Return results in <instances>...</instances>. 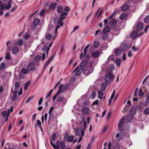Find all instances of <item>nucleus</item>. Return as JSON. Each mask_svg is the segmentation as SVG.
<instances>
[{"mask_svg": "<svg viewBox=\"0 0 149 149\" xmlns=\"http://www.w3.org/2000/svg\"><path fill=\"white\" fill-rule=\"evenodd\" d=\"M99 44V42L98 41H95L93 44V46L95 48H97L98 47Z\"/></svg>", "mask_w": 149, "mask_h": 149, "instance_id": "nucleus-40", "label": "nucleus"}, {"mask_svg": "<svg viewBox=\"0 0 149 149\" xmlns=\"http://www.w3.org/2000/svg\"><path fill=\"white\" fill-rule=\"evenodd\" d=\"M54 109V107H51V108H50V109H49V118L50 119L51 118V115L52 114L51 113L52 111H53Z\"/></svg>", "mask_w": 149, "mask_h": 149, "instance_id": "nucleus-35", "label": "nucleus"}, {"mask_svg": "<svg viewBox=\"0 0 149 149\" xmlns=\"http://www.w3.org/2000/svg\"><path fill=\"white\" fill-rule=\"evenodd\" d=\"M19 85H20L19 83L18 82H17L15 83V88L17 90L18 89L19 86Z\"/></svg>", "mask_w": 149, "mask_h": 149, "instance_id": "nucleus-55", "label": "nucleus"}, {"mask_svg": "<svg viewBox=\"0 0 149 149\" xmlns=\"http://www.w3.org/2000/svg\"><path fill=\"white\" fill-rule=\"evenodd\" d=\"M64 97L63 95H59L57 98V101L58 102H61L64 99Z\"/></svg>", "mask_w": 149, "mask_h": 149, "instance_id": "nucleus-30", "label": "nucleus"}, {"mask_svg": "<svg viewBox=\"0 0 149 149\" xmlns=\"http://www.w3.org/2000/svg\"><path fill=\"white\" fill-rule=\"evenodd\" d=\"M120 47L122 48L123 50H124L127 49V46L126 44L124 43Z\"/></svg>", "mask_w": 149, "mask_h": 149, "instance_id": "nucleus-46", "label": "nucleus"}, {"mask_svg": "<svg viewBox=\"0 0 149 149\" xmlns=\"http://www.w3.org/2000/svg\"><path fill=\"white\" fill-rule=\"evenodd\" d=\"M17 91H15L13 92V95L12 98L13 101H14L17 99Z\"/></svg>", "mask_w": 149, "mask_h": 149, "instance_id": "nucleus-18", "label": "nucleus"}, {"mask_svg": "<svg viewBox=\"0 0 149 149\" xmlns=\"http://www.w3.org/2000/svg\"><path fill=\"white\" fill-rule=\"evenodd\" d=\"M21 72L24 74H26L28 72L27 70L25 69H22L21 70Z\"/></svg>", "mask_w": 149, "mask_h": 149, "instance_id": "nucleus-58", "label": "nucleus"}, {"mask_svg": "<svg viewBox=\"0 0 149 149\" xmlns=\"http://www.w3.org/2000/svg\"><path fill=\"white\" fill-rule=\"evenodd\" d=\"M138 33L139 31L136 30L135 31H133L131 33V36L133 39H136L137 37H138L137 34Z\"/></svg>", "mask_w": 149, "mask_h": 149, "instance_id": "nucleus-14", "label": "nucleus"}, {"mask_svg": "<svg viewBox=\"0 0 149 149\" xmlns=\"http://www.w3.org/2000/svg\"><path fill=\"white\" fill-rule=\"evenodd\" d=\"M107 60L108 61H110L111 60L113 61L114 60L113 55L112 54L110 55L108 58Z\"/></svg>", "mask_w": 149, "mask_h": 149, "instance_id": "nucleus-51", "label": "nucleus"}, {"mask_svg": "<svg viewBox=\"0 0 149 149\" xmlns=\"http://www.w3.org/2000/svg\"><path fill=\"white\" fill-rule=\"evenodd\" d=\"M52 37V35L50 34L47 33L45 36V37L46 39L48 40L50 39Z\"/></svg>", "mask_w": 149, "mask_h": 149, "instance_id": "nucleus-50", "label": "nucleus"}, {"mask_svg": "<svg viewBox=\"0 0 149 149\" xmlns=\"http://www.w3.org/2000/svg\"><path fill=\"white\" fill-rule=\"evenodd\" d=\"M12 2V0H8L7 1V4L3 5V2L0 0V8L1 10L6 9L9 10L11 7V4Z\"/></svg>", "mask_w": 149, "mask_h": 149, "instance_id": "nucleus-2", "label": "nucleus"}, {"mask_svg": "<svg viewBox=\"0 0 149 149\" xmlns=\"http://www.w3.org/2000/svg\"><path fill=\"white\" fill-rule=\"evenodd\" d=\"M114 77V75L112 72H110L105 75V80L106 81L109 82L113 79Z\"/></svg>", "mask_w": 149, "mask_h": 149, "instance_id": "nucleus-3", "label": "nucleus"}, {"mask_svg": "<svg viewBox=\"0 0 149 149\" xmlns=\"http://www.w3.org/2000/svg\"><path fill=\"white\" fill-rule=\"evenodd\" d=\"M130 122H119L118 124V130L121 132L123 134H127V131L129 130V126L127 125L124 127V124H127Z\"/></svg>", "mask_w": 149, "mask_h": 149, "instance_id": "nucleus-1", "label": "nucleus"}, {"mask_svg": "<svg viewBox=\"0 0 149 149\" xmlns=\"http://www.w3.org/2000/svg\"><path fill=\"white\" fill-rule=\"evenodd\" d=\"M41 58L42 57L41 56L38 55L34 57V59L35 61L37 62L40 60Z\"/></svg>", "mask_w": 149, "mask_h": 149, "instance_id": "nucleus-29", "label": "nucleus"}, {"mask_svg": "<svg viewBox=\"0 0 149 149\" xmlns=\"http://www.w3.org/2000/svg\"><path fill=\"white\" fill-rule=\"evenodd\" d=\"M17 42L19 46H22L23 44V40L22 39H20L19 41L16 40L14 43L15 45H17Z\"/></svg>", "mask_w": 149, "mask_h": 149, "instance_id": "nucleus-22", "label": "nucleus"}, {"mask_svg": "<svg viewBox=\"0 0 149 149\" xmlns=\"http://www.w3.org/2000/svg\"><path fill=\"white\" fill-rule=\"evenodd\" d=\"M116 21L113 19H112L110 22V25L112 28H115L117 25Z\"/></svg>", "mask_w": 149, "mask_h": 149, "instance_id": "nucleus-11", "label": "nucleus"}, {"mask_svg": "<svg viewBox=\"0 0 149 149\" xmlns=\"http://www.w3.org/2000/svg\"><path fill=\"white\" fill-rule=\"evenodd\" d=\"M120 145L119 144L116 143L113 146V149H120Z\"/></svg>", "mask_w": 149, "mask_h": 149, "instance_id": "nucleus-38", "label": "nucleus"}, {"mask_svg": "<svg viewBox=\"0 0 149 149\" xmlns=\"http://www.w3.org/2000/svg\"><path fill=\"white\" fill-rule=\"evenodd\" d=\"M144 113L147 115H149V108H146L144 110Z\"/></svg>", "mask_w": 149, "mask_h": 149, "instance_id": "nucleus-44", "label": "nucleus"}, {"mask_svg": "<svg viewBox=\"0 0 149 149\" xmlns=\"http://www.w3.org/2000/svg\"><path fill=\"white\" fill-rule=\"evenodd\" d=\"M74 137V136L73 135H71L68 137V138L67 141L70 142H72L73 141Z\"/></svg>", "mask_w": 149, "mask_h": 149, "instance_id": "nucleus-34", "label": "nucleus"}, {"mask_svg": "<svg viewBox=\"0 0 149 149\" xmlns=\"http://www.w3.org/2000/svg\"><path fill=\"white\" fill-rule=\"evenodd\" d=\"M107 85V83H102L101 86V89L102 90L104 91L105 90Z\"/></svg>", "mask_w": 149, "mask_h": 149, "instance_id": "nucleus-31", "label": "nucleus"}, {"mask_svg": "<svg viewBox=\"0 0 149 149\" xmlns=\"http://www.w3.org/2000/svg\"><path fill=\"white\" fill-rule=\"evenodd\" d=\"M74 132L75 134L78 136H80L81 135V132L79 131V129L78 128L75 129L74 130Z\"/></svg>", "mask_w": 149, "mask_h": 149, "instance_id": "nucleus-27", "label": "nucleus"}, {"mask_svg": "<svg viewBox=\"0 0 149 149\" xmlns=\"http://www.w3.org/2000/svg\"><path fill=\"white\" fill-rule=\"evenodd\" d=\"M60 147L61 149H64L65 147V143L63 141H61L60 144Z\"/></svg>", "mask_w": 149, "mask_h": 149, "instance_id": "nucleus-33", "label": "nucleus"}, {"mask_svg": "<svg viewBox=\"0 0 149 149\" xmlns=\"http://www.w3.org/2000/svg\"><path fill=\"white\" fill-rule=\"evenodd\" d=\"M119 33V30L117 29H115L113 32V34L114 35H117Z\"/></svg>", "mask_w": 149, "mask_h": 149, "instance_id": "nucleus-52", "label": "nucleus"}, {"mask_svg": "<svg viewBox=\"0 0 149 149\" xmlns=\"http://www.w3.org/2000/svg\"><path fill=\"white\" fill-rule=\"evenodd\" d=\"M18 48L17 47H14L12 49V52L13 54H15L18 52Z\"/></svg>", "mask_w": 149, "mask_h": 149, "instance_id": "nucleus-23", "label": "nucleus"}, {"mask_svg": "<svg viewBox=\"0 0 149 149\" xmlns=\"http://www.w3.org/2000/svg\"><path fill=\"white\" fill-rule=\"evenodd\" d=\"M68 13L67 12H63L60 16L59 20L60 21L62 20L65 18V16L68 15Z\"/></svg>", "mask_w": 149, "mask_h": 149, "instance_id": "nucleus-9", "label": "nucleus"}, {"mask_svg": "<svg viewBox=\"0 0 149 149\" xmlns=\"http://www.w3.org/2000/svg\"><path fill=\"white\" fill-rule=\"evenodd\" d=\"M89 109L87 107L83 108L81 110L83 115H87L88 113Z\"/></svg>", "mask_w": 149, "mask_h": 149, "instance_id": "nucleus-12", "label": "nucleus"}, {"mask_svg": "<svg viewBox=\"0 0 149 149\" xmlns=\"http://www.w3.org/2000/svg\"><path fill=\"white\" fill-rule=\"evenodd\" d=\"M83 68L80 66H77L73 71V72H75V75L77 76L79 75L83 72Z\"/></svg>", "mask_w": 149, "mask_h": 149, "instance_id": "nucleus-5", "label": "nucleus"}, {"mask_svg": "<svg viewBox=\"0 0 149 149\" xmlns=\"http://www.w3.org/2000/svg\"><path fill=\"white\" fill-rule=\"evenodd\" d=\"M126 14L125 13H122L119 17V18L121 20L124 19L126 17Z\"/></svg>", "mask_w": 149, "mask_h": 149, "instance_id": "nucleus-26", "label": "nucleus"}, {"mask_svg": "<svg viewBox=\"0 0 149 149\" xmlns=\"http://www.w3.org/2000/svg\"><path fill=\"white\" fill-rule=\"evenodd\" d=\"M129 6L127 4L123 5L121 7V10L123 11H125L128 10L129 8Z\"/></svg>", "mask_w": 149, "mask_h": 149, "instance_id": "nucleus-15", "label": "nucleus"}, {"mask_svg": "<svg viewBox=\"0 0 149 149\" xmlns=\"http://www.w3.org/2000/svg\"><path fill=\"white\" fill-rule=\"evenodd\" d=\"M40 22V19L38 18H36L34 19L33 23L34 25H36L38 24Z\"/></svg>", "mask_w": 149, "mask_h": 149, "instance_id": "nucleus-19", "label": "nucleus"}, {"mask_svg": "<svg viewBox=\"0 0 149 149\" xmlns=\"http://www.w3.org/2000/svg\"><path fill=\"white\" fill-rule=\"evenodd\" d=\"M103 96V93L101 91H99L98 92V98L101 100Z\"/></svg>", "mask_w": 149, "mask_h": 149, "instance_id": "nucleus-24", "label": "nucleus"}, {"mask_svg": "<svg viewBox=\"0 0 149 149\" xmlns=\"http://www.w3.org/2000/svg\"><path fill=\"white\" fill-rule=\"evenodd\" d=\"M134 27L136 29V30L139 31L142 29L143 27V24L141 22H138L135 24Z\"/></svg>", "mask_w": 149, "mask_h": 149, "instance_id": "nucleus-6", "label": "nucleus"}, {"mask_svg": "<svg viewBox=\"0 0 149 149\" xmlns=\"http://www.w3.org/2000/svg\"><path fill=\"white\" fill-rule=\"evenodd\" d=\"M138 95L140 97H141L143 95V93L141 89H140L139 90Z\"/></svg>", "mask_w": 149, "mask_h": 149, "instance_id": "nucleus-56", "label": "nucleus"}, {"mask_svg": "<svg viewBox=\"0 0 149 149\" xmlns=\"http://www.w3.org/2000/svg\"><path fill=\"white\" fill-rule=\"evenodd\" d=\"M43 97L41 98L40 99V100H39V101H38V105H41L42 104V100H43Z\"/></svg>", "mask_w": 149, "mask_h": 149, "instance_id": "nucleus-63", "label": "nucleus"}, {"mask_svg": "<svg viewBox=\"0 0 149 149\" xmlns=\"http://www.w3.org/2000/svg\"><path fill=\"white\" fill-rule=\"evenodd\" d=\"M50 144L53 147L54 149H59L60 148V145L61 141L59 140H57L56 142V146L53 143V142L51 139L50 140Z\"/></svg>", "mask_w": 149, "mask_h": 149, "instance_id": "nucleus-4", "label": "nucleus"}, {"mask_svg": "<svg viewBox=\"0 0 149 149\" xmlns=\"http://www.w3.org/2000/svg\"><path fill=\"white\" fill-rule=\"evenodd\" d=\"M56 3H55L51 4L49 7V9L51 10H54L56 6Z\"/></svg>", "mask_w": 149, "mask_h": 149, "instance_id": "nucleus-32", "label": "nucleus"}, {"mask_svg": "<svg viewBox=\"0 0 149 149\" xmlns=\"http://www.w3.org/2000/svg\"><path fill=\"white\" fill-rule=\"evenodd\" d=\"M46 12V10L45 9L42 10L40 13V15L41 16H43Z\"/></svg>", "mask_w": 149, "mask_h": 149, "instance_id": "nucleus-53", "label": "nucleus"}, {"mask_svg": "<svg viewBox=\"0 0 149 149\" xmlns=\"http://www.w3.org/2000/svg\"><path fill=\"white\" fill-rule=\"evenodd\" d=\"M33 98V97H29L26 101V103H28Z\"/></svg>", "mask_w": 149, "mask_h": 149, "instance_id": "nucleus-61", "label": "nucleus"}, {"mask_svg": "<svg viewBox=\"0 0 149 149\" xmlns=\"http://www.w3.org/2000/svg\"><path fill=\"white\" fill-rule=\"evenodd\" d=\"M79 28V27L77 26H75L73 29L72 31L71 32V33L75 31L76 30H77Z\"/></svg>", "mask_w": 149, "mask_h": 149, "instance_id": "nucleus-59", "label": "nucleus"}, {"mask_svg": "<svg viewBox=\"0 0 149 149\" xmlns=\"http://www.w3.org/2000/svg\"><path fill=\"white\" fill-rule=\"evenodd\" d=\"M70 10V8L68 6H65L64 10L65 11V12H68Z\"/></svg>", "mask_w": 149, "mask_h": 149, "instance_id": "nucleus-60", "label": "nucleus"}, {"mask_svg": "<svg viewBox=\"0 0 149 149\" xmlns=\"http://www.w3.org/2000/svg\"><path fill=\"white\" fill-rule=\"evenodd\" d=\"M110 27L108 26H107L104 28L103 30V32L104 33H108L110 32Z\"/></svg>", "mask_w": 149, "mask_h": 149, "instance_id": "nucleus-21", "label": "nucleus"}, {"mask_svg": "<svg viewBox=\"0 0 149 149\" xmlns=\"http://www.w3.org/2000/svg\"><path fill=\"white\" fill-rule=\"evenodd\" d=\"M108 126H107L104 128L102 132V133H103L107 130Z\"/></svg>", "mask_w": 149, "mask_h": 149, "instance_id": "nucleus-64", "label": "nucleus"}, {"mask_svg": "<svg viewBox=\"0 0 149 149\" xmlns=\"http://www.w3.org/2000/svg\"><path fill=\"white\" fill-rule=\"evenodd\" d=\"M52 140H51L55 141L56 139V134L55 133H53L51 136Z\"/></svg>", "mask_w": 149, "mask_h": 149, "instance_id": "nucleus-28", "label": "nucleus"}, {"mask_svg": "<svg viewBox=\"0 0 149 149\" xmlns=\"http://www.w3.org/2000/svg\"><path fill=\"white\" fill-rule=\"evenodd\" d=\"M69 136L68 135V132H65V134H64V141L65 142L68 139V138Z\"/></svg>", "mask_w": 149, "mask_h": 149, "instance_id": "nucleus-37", "label": "nucleus"}, {"mask_svg": "<svg viewBox=\"0 0 149 149\" xmlns=\"http://www.w3.org/2000/svg\"><path fill=\"white\" fill-rule=\"evenodd\" d=\"M136 108L134 107H132L130 110V114L132 115H135L136 113Z\"/></svg>", "mask_w": 149, "mask_h": 149, "instance_id": "nucleus-13", "label": "nucleus"}, {"mask_svg": "<svg viewBox=\"0 0 149 149\" xmlns=\"http://www.w3.org/2000/svg\"><path fill=\"white\" fill-rule=\"evenodd\" d=\"M42 49L43 51H49V48L47 47L46 45L43 46L42 48Z\"/></svg>", "mask_w": 149, "mask_h": 149, "instance_id": "nucleus-48", "label": "nucleus"}, {"mask_svg": "<svg viewBox=\"0 0 149 149\" xmlns=\"http://www.w3.org/2000/svg\"><path fill=\"white\" fill-rule=\"evenodd\" d=\"M144 22L146 23H147L149 22V15L146 16L144 19Z\"/></svg>", "mask_w": 149, "mask_h": 149, "instance_id": "nucleus-47", "label": "nucleus"}, {"mask_svg": "<svg viewBox=\"0 0 149 149\" xmlns=\"http://www.w3.org/2000/svg\"><path fill=\"white\" fill-rule=\"evenodd\" d=\"M121 52V50L120 49H116L115 51V54L117 56H119Z\"/></svg>", "mask_w": 149, "mask_h": 149, "instance_id": "nucleus-17", "label": "nucleus"}, {"mask_svg": "<svg viewBox=\"0 0 149 149\" xmlns=\"http://www.w3.org/2000/svg\"><path fill=\"white\" fill-rule=\"evenodd\" d=\"M115 89H114L113 90V93L111 95L110 99H111L112 100H113V98L114 96V95H115Z\"/></svg>", "mask_w": 149, "mask_h": 149, "instance_id": "nucleus-57", "label": "nucleus"}, {"mask_svg": "<svg viewBox=\"0 0 149 149\" xmlns=\"http://www.w3.org/2000/svg\"><path fill=\"white\" fill-rule=\"evenodd\" d=\"M121 60L119 59H117L116 61V63L118 66H119L120 65L121 63Z\"/></svg>", "mask_w": 149, "mask_h": 149, "instance_id": "nucleus-41", "label": "nucleus"}, {"mask_svg": "<svg viewBox=\"0 0 149 149\" xmlns=\"http://www.w3.org/2000/svg\"><path fill=\"white\" fill-rule=\"evenodd\" d=\"M90 70H88V73H92L93 71V70L94 69V67L92 66H90Z\"/></svg>", "mask_w": 149, "mask_h": 149, "instance_id": "nucleus-54", "label": "nucleus"}, {"mask_svg": "<svg viewBox=\"0 0 149 149\" xmlns=\"http://www.w3.org/2000/svg\"><path fill=\"white\" fill-rule=\"evenodd\" d=\"M2 114L4 118V120H5V121H7L9 114L6 111H4L2 112Z\"/></svg>", "mask_w": 149, "mask_h": 149, "instance_id": "nucleus-10", "label": "nucleus"}, {"mask_svg": "<svg viewBox=\"0 0 149 149\" xmlns=\"http://www.w3.org/2000/svg\"><path fill=\"white\" fill-rule=\"evenodd\" d=\"M30 83V81H28L26 83V84H25L24 87V90L25 91H26L27 89L28 86H29V85Z\"/></svg>", "mask_w": 149, "mask_h": 149, "instance_id": "nucleus-36", "label": "nucleus"}, {"mask_svg": "<svg viewBox=\"0 0 149 149\" xmlns=\"http://www.w3.org/2000/svg\"><path fill=\"white\" fill-rule=\"evenodd\" d=\"M63 7L62 6H60L57 7V11L58 13H61L63 11Z\"/></svg>", "mask_w": 149, "mask_h": 149, "instance_id": "nucleus-20", "label": "nucleus"}, {"mask_svg": "<svg viewBox=\"0 0 149 149\" xmlns=\"http://www.w3.org/2000/svg\"><path fill=\"white\" fill-rule=\"evenodd\" d=\"M5 58L7 60H9L10 59V54L9 52H8L6 54V56L5 57Z\"/></svg>", "mask_w": 149, "mask_h": 149, "instance_id": "nucleus-45", "label": "nucleus"}, {"mask_svg": "<svg viewBox=\"0 0 149 149\" xmlns=\"http://www.w3.org/2000/svg\"><path fill=\"white\" fill-rule=\"evenodd\" d=\"M88 63V61L86 60H85L83 61L80 64V66L81 67H84Z\"/></svg>", "mask_w": 149, "mask_h": 149, "instance_id": "nucleus-25", "label": "nucleus"}, {"mask_svg": "<svg viewBox=\"0 0 149 149\" xmlns=\"http://www.w3.org/2000/svg\"><path fill=\"white\" fill-rule=\"evenodd\" d=\"M55 55V54H54L53 55L51 56V57L49 58L48 60L50 61H51L54 58Z\"/></svg>", "mask_w": 149, "mask_h": 149, "instance_id": "nucleus-62", "label": "nucleus"}, {"mask_svg": "<svg viewBox=\"0 0 149 149\" xmlns=\"http://www.w3.org/2000/svg\"><path fill=\"white\" fill-rule=\"evenodd\" d=\"M111 113L112 112L111 111H110L109 112L107 113L106 118V120H109V118L111 116Z\"/></svg>", "mask_w": 149, "mask_h": 149, "instance_id": "nucleus-43", "label": "nucleus"}, {"mask_svg": "<svg viewBox=\"0 0 149 149\" xmlns=\"http://www.w3.org/2000/svg\"><path fill=\"white\" fill-rule=\"evenodd\" d=\"M35 66L33 63H31L29 64L27 66V70L29 71L33 70L35 68Z\"/></svg>", "mask_w": 149, "mask_h": 149, "instance_id": "nucleus-8", "label": "nucleus"}, {"mask_svg": "<svg viewBox=\"0 0 149 149\" xmlns=\"http://www.w3.org/2000/svg\"><path fill=\"white\" fill-rule=\"evenodd\" d=\"M60 26H61L60 25H59L58 24V25L56 26V28L55 29V36L54 37V38H53L54 40L55 39V38L56 37V35L57 34V30L60 27Z\"/></svg>", "mask_w": 149, "mask_h": 149, "instance_id": "nucleus-49", "label": "nucleus"}, {"mask_svg": "<svg viewBox=\"0 0 149 149\" xmlns=\"http://www.w3.org/2000/svg\"><path fill=\"white\" fill-rule=\"evenodd\" d=\"M63 86V84H61L59 86V90L58 91L57 93L53 97V101H54L56 100L57 97L59 93L61 92Z\"/></svg>", "mask_w": 149, "mask_h": 149, "instance_id": "nucleus-7", "label": "nucleus"}, {"mask_svg": "<svg viewBox=\"0 0 149 149\" xmlns=\"http://www.w3.org/2000/svg\"><path fill=\"white\" fill-rule=\"evenodd\" d=\"M100 54V52L98 51H95L93 52L91 54V56L92 58H96L98 57Z\"/></svg>", "mask_w": 149, "mask_h": 149, "instance_id": "nucleus-16", "label": "nucleus"}, {"mask_svg": "<svg viewBox=\"0 0 149 149\" xmlns=\"http://www.w3.org/2000/svg\"><path fill=\"white\" fill-rule=\"evenodd\" d=\"M5 67V64L4 63H3L1 64L0 66V70H3Z\"/></svg>", "mask_w": 149, "mask_h": 149, "instance_id": "nucleus-42", "label": "nucleus"}, {"mask_svg": "<svg viewBox=\"0 0 149 149\" xmlns=\"http://www.w3.org/2000/svg\"><path fill=\"white\" fill-rule=\"evenodd\" d=\"M96 93L95 91H93L91 94L90 98L91 99L94 98L95 97Z\"/></svg>", "mask_w": 149, "mask_h": 149, "instance_id": "nucleus-39", "label": "nucleus"}]
</instances>
